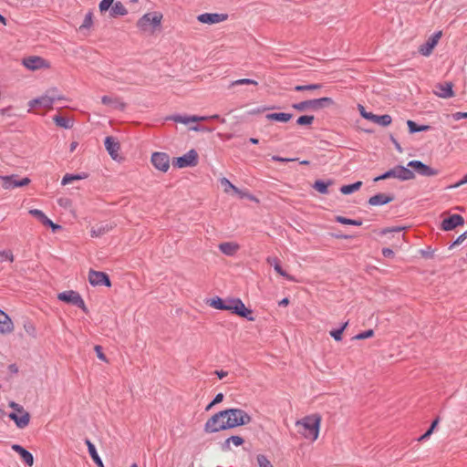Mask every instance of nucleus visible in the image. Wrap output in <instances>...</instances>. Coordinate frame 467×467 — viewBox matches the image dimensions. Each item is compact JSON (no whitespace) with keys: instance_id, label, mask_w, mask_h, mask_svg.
<instances>
[{"instance_id":"obj_61","label":"nucleus","mask_w":467,"mask_h":467,"mask_svg":"<svg viewBox=\"0 0 467 467\" xmlns=\"http://www.w3.org/2000/svg\"><path fill=\"white\" fill-rule=\"evenodd\" d=\"M465 183H467V173L463 176V178L460 182H456L453 185H451L449 188H451V189L458 188Z\"/></svg>"},{"instance_id":"obj_14","label":"nucleus","mask_w":467,"mask_h":467,"mask_svg":"<svg viewBox=\"0 0 467 467\" xmlns=\"http://www.w3.org/2000/svg\"><path fill=\"white\" fill-rule=\"evenodd\" d=\"M88 281L91 285H105L107 287L111 286V281L109 275L105 272L95 271L90 269L88 273Z\"/></svg>"},{"instance_id":"obj_62","label":"nucleus","mask_w":467,"mask_h":467,"mask_svg":"<svg viewBox=\"0 0 467 467\" xmlns=\"http://www.w3.org/2000/svg\"><path fill=\"white\" fill-rule=\"evenodd\" d=\"M452 119L454 120H460L462 119H466V112H456L452 114Z\"/></svg>"},{"instance_id":"obj_45","label":"nucleus","mask_w":467,"mask_h":467,"mask_svg":"<svg viewBox=\"0 0 467 467\" xmlns=\"http://www.w3.org/2000/svg\"><path fill=\"white\" fill-rule=\"evenodd\" d=\"M434 252L431 246H428L426 249H421L419 251L420 254L425 259H431L434 257Z\"/></svg>"},{"instance_id":"obj_47","label":"nucleus","mask_w":467,"mask_h":467,"mask_svg":"<svg viewBox=\"0 0 467 467\" xmlns=\"http://www.w3.org/2000/svg\"><path fill=\"white\" fill-rule=\"evenodd\" d=\"M54 121L55 123L59 126V127H63V128H69V124H68V120L66 119L65 118L61 117V116H55L54 117Z\"/></svg>"},{"instance_id":"obj_55","label":"nucleus","mask_w":467,"mask_h":467,"mask_svg":"<svg viewBox=\"0 0 467 467\" xmlns=\"http://www.w3.org/2000/svg\"><path fill=\"white\" fill-rule=\"evenodd\" d=\"M229 440L235 445V446H241L244 443V439L238 435H233L229 437Z\"/></svg>"},{"instance_id":"obj_48","label":"nucleus","mask_w":467,"mask_h":467,"mask_svg":"<svg viewBox=\"0 0 467 467\" xmlns=\"http://www.w3.org/2000/svg\"><path fill=\"white\" fill-rule=\"evenodd\" d=\"M113 4L114 0H102L99 5V11L101 13L108 11Z\"/></svg>"},{"instance_id":"obj_30","label":"nucleus","mask_w":467,"mask_h":467,"mask_svg":"<svg viewBox=\"0 0 467 467\" xmlns=\"http://www.w3.org/2000/svg\"><path fill=\"white\" fill-rule=\"evenodd\" d=\"M219 249L223 254H224L228 256H232L238 251L239 245L235 243L225 242V243H221L219 244Z\"/></svg>"},{"instance_id":"obj_56","label":"nucleus","mask_w":467,"mask_h":467,"mask_svg":"<svg viewBox=\"0 0 467 467\" xmlns=\"http://www.w3.org/2000/svg\"><path fill=\"white\" fill-rule=\"evenodd\" d=\"M330 235L336 239H350L353 238V235L337 233H331Z\"/></svg>"},{"instance_id":"obj_49","label":"nucleus","mask_w":467,"mask_h":467,"mask_svg":"<svg viewBox=\"0 0 467 467\" xmlns=\"http://www.w3.org/2000/svg\"><path fill=\"white\" fill-rule=\"evenodd\" d=\"M92 25V13L88 12L84 18L83 24L80 28H89Z\"/></svg>"},{"instance_id":"obj_5","label":"nucleus","mask_w":467,"mask_h":467,"mask_svg":"<svg viewBox=\"0 0 467 467\" xmlns=\"http://www.w3.org/2000/svg\"><path fill=\"white\" fill-rule=\"evenodd\" d=\"M54 93L55 90H50L40 98L30 100L28 102L29 111L35 110L38 112V109L45 111L51 109L54 102L60 99L59 97H56Z\"/></svg>"},{"instance_id":"obj_3","label":"nucleus","mask_w":467,"mask_h":467,"mask_svg":"<svg viewBox=\"0 0 467 467\" xmlns=\"http://www.w3.org/2000/svg\"><path fill=\"white\" fill-rule=\"evenodd\" d=\"M320 422L321 416L318 414L306 416L301 420L296 421L298 432L302 434L306 439L314 441L318 437Z\"/></svg>"},{"instance_id":"obj_31","label":"nucleus","mask_w":467,"mask_h":467,"mask_svg":"<svg viewBox=\"0 0 467 467\" xmlns=\"http://www.w3.org/2000/svg\"><path fill=\"white\" fill-rule=\"evenodd\" d=\"M393 201V197L385 193H380L371 197L368 201L369 204H387Z\"/></svg>"},{"instance_id":"obj_28","label":"nucleus","mask_w":467,"mask_h":467,"mask_svg":"<svg viewBox=\"0 0 467 467\" xmlns=\"http://www.w3.org/2000/svg\"><path fill=\"white\" fill-rule=\"evenodd\" d=\"M220 185L223 191L227 194L237 195V193H242L241 190L237 189L228 179L224 177L220 179Z\"/></svg>"},{"instance_id":"obj_52","label":"nucleus","mask_w":467,"mask_h":467,"mask_svg":"<svg viewBox=\"0 0 467 467\" xmlns=\"http://www.w3.org/2000/svg\"><path fill=\"white\" fill-rule=\"evenodd\" d=\"M405 227L403 226H396V227H391V228H384L380 231V234H387L389 233H400L402 230H404Z\"/></svg>"},{"instance_id":"obj_51","label":"nucleus","mask_w":467,"mask_h":467,"mask_svg":"<svg viewBox=\"0 0 467 467\" xmlns=\"http://www.w3.org/2000/svg\"><path fill=\"white\" fill-rule=\"evenodd\" d=\"M314 188L317 192H319L321 193H325V192H327V185L324 182L317 181L315 182Z\"/></svg>"},{"instance_id":"obj_12","label":"nucleus","mask_w":467,"mask_h":467,"mask_svg":"<svg viewBox=\"0 0 467 467\" xmlns=\"http://www.w3.org/2000/svg\"><path fill=\"white\" fill-rule=\"evenodd\" d=\"M197 162L198 154L194 150H191L183 156L175 158L172 164L177 168H185L195 166Z\"/></svg>"},{"instance_id":"obj_8","label":"nucleus","mask_w":467,"mask_h":467,"mask_svg":"<svg viewBox=\"0 0 467 467\" xmlns=\"http://www.w3.org/2000/svg\"><path fill=\"white\" fill-rule=\"evenodd\" d=\"M334 103L333 99L327 97L316 99L311 100H306L299 103H296L292 105V108L298 110L304 111L306 109H311L317 110L327 106H330Z\"/></svg>"},{"instance_id":"obj_34","label":"nucleus","mask_w":467,"mask_h":467,"mask_svg":"<svg viewBox=\"0 0 467 467\" xmlns=\"http://www.w3.org/2000/svg\"><path fill=\"white\" fill-rule=\"evenodd\" d=\"M29 213L32 214L36 219H37L44 226H47L50 223V219L40 210L34 209L30 210Z\"/></svg>"},{"instance_id":"obj_58","label":"nucleus","mask_w":467,"mask_h":467,"mask_svg":"<svg viewBox=\"0 0 467 467\" xmlns=\"http://www.w3.org/2000/svg\"><path fill=\"white\" fill-rule=\"evenodd\" d=\"M466 239V235H459L456 240L450 245V249L452 247L461 244Z\"/></svg>"},{"instance_id":"obj_39","label":"nucleus","mask_w":467,"mask_h":467,"mask_svg":"<svg viewBox=\"0 0 467 467\" xmlns=\"http://www.w3.org/2000/svg\"><path fill=\"white\" fill-rule=\"evenodd\" d=\"M314 119H315L314 116L304 115V116H300L296 119V123L300 126H310V125H312Z\"/></svg>"},{"instance_id":"obj_64","label":"nucleus","mask_w":467,"mask_h":467,"mask_svg":"<svg viewBox=\"0 0 467 467\" xmlns=\"http://www.w3.org/2000/svg\"><path fill=\"white\" fill-rule=\"evenodd\" d=\"M231 440H229V438H227L223 443H222V450L223 451H230L231 450V446H230V443H231Z\"/></svg>"},{"instance_id":"obj_17","label":"nucleus","mask_w":467,"mask_h":467,"mask_svg":"<svg viewBox=\"0 0 467 467\" xmlns=\"http://www.w3.org/2000/svg\"><path fill=\"white\" fill-rule=\"evenodd\" d=\"M220 119L219 115H212V116H182V115H175L171 118L173 121L177 123L182 124H189L192 122H197V121H204L207 119Z\"/></svg>"},{"instance_id":"obj_23","label":"nucleus","mask_w":467,"mask_h":467,"mask_svg":"<svg viewBox=\"0 0 467 467\" xmlns=\"http://www.w3.org/2000/svg\"><path fill=\"white\" fill-rule=\"evenodd\" d=\"M8 417L16 423V427L19 429L26 428L30 421V414L28 412H25L20 416L16 412H10Z\"/></svg>"},{"instance_id":"obj_24","label":"nucleus","mask_w":467,"mask_h":467,"mask_svg":"<svg viewBox=\"0 0 467 467\" xmlns=\"http://www.w3.org/2000/svg\"><path fill=\"white\" fill-rule=\"evenodd\" d=\"M267 263L274 266V269L276 273H278L280 275L287 279L288 281H295V277L289 275L286 271H285L281 265V262L277 257H268Z\"/></svg>"},{"instance_id":"obj_25","label":"nucleus","mask_w":467,"mask_h":467,"mask_svg":"<svg viewBox=\"0 0 467 467\" xmlns=\"http://www.w3.org/2000/svg\"><path fill=\"white\" fill-rule=\"evenodd\" d=\"M105 148L113 160H117L119 157V143L116 141L112 137H107L105 139Z\"/></svg>"},{"instance_id":"obj_21","label":"nucleus","mask_w":467,"mask_h":467,"mask_svg":"<svg viewBox=\"0 0 467 467\" xmlns=\"http://www.w3.org/2000/svg\"><path fill=\"white\" fill-rule=\"evenodd\" d=\"M11 448L13 451H15L16 452H17L20 455L21 459L26 465H28L29 467L33 466L34 456L30 451H28L27 450H26L23 446H21L19 444H13Z\"/></svg>"},{"instance_id":"obj_15","label":"nucleus","mask_w":467,"mask_h":467,"mask_svg":"<svg viewBox=\"0 0 467 467\" xmlns=\"http://www.w3.org/2000/svg\"><path fill=\"white\" fill-rule=\"evenodd\" d=\"M150 161L157 170L162 172H166L170 168V158L164 152H154Z\"/></svg>"},{"instance_id":"obj_11","label":"nucleus","mask_w":467,"mask_h":467,"mask_svg":"<svg viewBox=\"0 0 467 467\" xmlns=\"http://www.w3.org/2000/svg\"><path fill=\"white\" fill-rule=\"evenodd\" d=\"M22 65L31 71L50 68L49 61L38 56H30L22 60Z\"/></svg>"},{"instance_id":"obj_20","label":"nucleus","mask_w":467,"mask_h":467,"mask_svg":"<svg viewBox=\"0 0 467 467\" xmlns=\"http://www.w3.org/2000/svg\"><path fill=\"white\" fill-rule=\"evenodd\" d=\"M101 102L104 105L110 107L112 109L124 110L126 104L118 97L103 96Z\"/></svg>"},{"instance_id":"obj_43","label":"nucleus","mask_w":467,"mask_h":467,"mask_svg":"<svg viewBox=\"0 0 467 467\" xmlns=\"http://www.w3.org/2000/svg\"><path fill=\"white\" fill-rule=\"evenodd\" d=\"M258 83L257 81L251 79V78H241L237 79L232 82V86H239V85H254L256 86Z\"/></svg>"},{"instance_id":"obj_22","label":"nucleus","mask_w":467,"mask_h":467,"mask_svg":"<svg viewBox=\"0 0 467 467\" xmlns=\"http://www.w3.org/2000/svg\"><path fill=\"white\" fill-rule=\"evenodd\" d=\"M14 330V326L9 316L0 309V333L9 334Z\"/></svg>"},{"instance_id":"obj_59","label":"nucleus","mask_w":467,"mask_h":467,"mask_svg":"<svg viewBox=\"0 0 467 467\" xmlns=\"http://www.w3.org/2000/svg\"><path fill=\"white\" fill-rule=\"evenodd\" d=\"M223 398H224V396L223 393L216 394L215 397L213 398V400H212V405H216V404L221 403L223 400Z\"/></svg>"},{"instance_id":"obj_1","label":"nucleus","mask_w":467,"mask_h":467,"mask_svg":"<svg viewBox=\"0 0 467 467\" xmlns=\"http://www.w3.org/2000/svg\"><path fill=\"white\" fill-rule=\"evenodd\" d=\"M252 417L242 409H226L213 414L204 424L206 433L218 432L250 423Z\"/></svg>"},{"instance_id":"obj_26","label":"nucleus","mask_w":467,"mask_h":467,"mask_svg":"<svg viewBox=\"0 0 467 467\" xmlns=\"http://www.w3.org/2000/svg\"><path fill=\"white\" fill-rule=\"evenodd\" d=\"M366 119L370 120V121H372L376 124H379L382 127H387V126L390 125V123L392 121L391 117L388 114L379 116V115H375V114L371 113L370 115L366 116Z\"/></svg>"},{"instance_id":"obj_60","label":"nucleus","mask_w":467,"mask_h":467,"mask_svg":"<svg viewBox=\"0 0 467 467\" xmlns=\"http://www.w3.org/2000/svg\"><path fill=\"white\" fill-rule=\"evenodd\" d=\"M47 227L51 228L53 233H57V231L62 229V226L60 224L55 223L52 221H50Z\"/></svg>"},{"instance_id":"obj_40","label":"nucleus","mask_w":467,"mask_h":467,"mask_svg":"<svg viewBox=\"0 0 467 467\" xmlns=\"http://www.w3.org/2000/svg\"><path fill=\"white\" fill-rule=\"evenodd\" d=\"M373 336H374V330L373 329H368V330H365L363 332H360V333L357 334L356 336H354L352 337V339L362 340V339L372 337Z\"/></svg>"},{"instance_id":"obj_4","label":"nucleus","mask_w":467,"mask_h":467,"mask_svg":"<svg viewBox=\"0 0 467 467\" xmlns=\"http://www.w3.org/2000/svg\"><path fill=\"white\" fill-rule=\"evenodd\" d=\"M163 15L159 11L144 14L136 23L140 31L146 34H154L161 27Z\"/></svg>"},{"instance_id":"obj_7","label":"nucleus","mask_w":467,"mask_h":467,"mask_svg":"<svg viewBox=\"0 0 467 467\" xmlns=\"http://www.w3.org/2000/svg\"><path fill=\"white\" fill-rule=\"evenodd\" d=\"M57 298H58V300H60L64 303L78 306L86 314L88 313V309L86 306V304H85L83 298L81 297L79 293L77 291L67 290V291L61 292L57 295Z\"/></svg>"},{"instance_id":"obj_57","label":"nucleus","mask_w":467,"mask_h":467,"mask_svg":"<svg viewBox=\"0 0 467 467\" xmlns=\"http://www.w3.org/2000/svg\"><path fill=\"white\" fill-rule=\"evenodd\" d=\"M394 252L392 249L385 247L382 249V255L386 258H393L394 257Z\"/></svg>"},{"instance_id":"obj_18","label":"nucleus","mask_w":467,"mask_h":467,"mask_svg":"<svg viewBox=\"0 0 467 467\" xmlns=\"http://www.w3.org/2000/svg\"><path fill=\"white\" fill-rule=\"evenodd\" d=\"M226 14L204 13L197 16V20L202 24L213 25L227 20Z\"/></svg>"},{"instance_id":"obj_38","label":"nucleus","mask_w":467,"mask_h":467,"mask_svg":"<svg viewBox=\"0 0 467 467\" xmlns=\"http://www.w3.org/2000/svg\"><path fill=\"white\" fill-rule=\"evenodd\" d=\"M336 222L340 223L342 224H349V225H355V226H359L362 224L361 220L349 219V218L340 216V215L336 217Z\"/></svg>"},{"instance_id":"obj_2","label":"nucleus","mask_w":467,"mask_h":467,"mask_svg":"<svg viewBox=\"0 0 467 467\" xmlns=\"http://www.w3.org/2000/svg\"><path fill=\"white\" fill-rule=\"evenodd\" d=\"M208 304L210 306L218 310L231 311V313L240 317L246 318L248 321L254 320L253 310L246 307L240 298H229L227 300H223L219 296H215L211 298L208 301Z\"/></svg>"},{"instance_id":"obj_19","label":"nucleus","mask_w":467,"mask_h":467,"mask_svg":"<svg viewBox=\"0 0 467 467\" xmlns=\"http://www.w3.org/2000/svg\"><path fill=\"white\" fill-rule=\"evenodd\" d=\"M451 82L439 83L434 88V93L442 99L452 98L454 97Z\"/></svg>"},{"instance_id":"obj_6","label":"nucleus","mask_w":467,"mask_h":467,"mask_svg":"<svg viewBox=\"0 0 467 467\" xmlns=\"http://www.w3.org/2000/svg\"><path fill=\"white\" fill-rule=\"evenodd\" d=\"M389 178H396L400 181H410L415 178V174L409 167L398 165L386 171L384 174L375 178L374 181L378 182Z\"/></svg>"},{"instance_id":"obj_10","label":"nucleus","mask_w":467,"mask_h":467,"mask_svg":"<svg viewBox=\"0 0 467 467\" xmlns=\"http://www.w3.org/2000/svg\"><path fill=\"white\" fill-rule=\"evenodd\" d=\"M30 179L27 177L20 178L18 175L13 174L9 176H0V185L5 190H11L18 187L28 185Z\"/></svg>"},{"instance_id":"obj_9","label":"nucleus","mask_w":467,"mask_h":467,"mask_svg":"<svg viewBox=\"0 0 467 467\" xmlns=\"http://www.w3.org/2000/svg\"><path fill=\"white\" fill-rule=\"evenodd\" d=\"M442 216H445L441 223L440 229L444 232L453 231L459 226L464 224V218L458 213H443Z\"/></svg>"},{"instance_id":"obj_44","label":"nucleus","mask_w":467,"mask_h":467,"mask_svg":"<svg viewBox=\"0 0 467 467\" xmlns=\"http://www.w3.org/2000/svg\"><path fill=\"white\" fill-rule=\"evenodd\" d=\"M237 196H239L240 201H246V202H258L259 200L255 198L254 196L251 195L250 193L242 191V193H237Z\"/></svg>"},{"instance_id":"obj_13","label":"nucleus","mask_w":467,"mask_h":467,"mask_svg":"<svg viewBox=\"0 0 467 467\" xmlns=\"http://www.w3.org/2000/svg\"><path fill=\"white\" fill-rule=\"evenodd\" d=\"M414 173L421 176L431 177L438 174V171L424 164L420 161H410L407 165Z\"/></svg>"},{"instance_id":"obj_50","label":"nucleus","mask_w":467,"mask_h":467,"mask_svg":"<svg viewBox=\"0 0 467 467\" xmlns=\"http://www.w3.org/2000/svg\"><path fill=\"white\" fill-rule=\"evenodd\" d=\"M24 328L28 335L35 337L36 328L32 322H29V321L26 322L24 324Z\"/></svg>"},{"instance_id":"obj_63","label":"nucleus","mask_w":467,"mask_h":467,"mask_svg":"<svg viewBox=\"0 0 467 467\" xmlns=\"http://www.w3.org/2000/svg\"><path fill=\"white\" fill-rule=\"evenodd\" d=\"M439 421H440V419L439 417H437L436 419H434L432 420V422L431 423L430 427L428 428V430L431 431V432H433L435 428L437 427V425L439 424Z\"/></svg>"},{"instance_id":"obj_36","label":"nucleus","mask_w":467,"mask_h":467,"mask_svg":"<svg viewBox=\"0 0 467 467\" xmlns=\"http://www.w3.org/2000/svg\"><path fill=\"white\" fill-rule=\"evenodd\" d=\"M361 185H362V182H355L353 184L343 185L340 188V192L345 194V195L350 194V193L359 190Z\"/></svg>"},{"instance_id":"obj_37","label":"nucleus","mask_w":467,"mask_h":467,"mask_svg":"<svg viewBox=\"0 0 467 467\" xmlns=\"http://www.w3.org/2000/svg\"><path fill=\"white\" fill-rule=\"evenodd\" d=\"M407 125L410 133L426 131L431 129V127L428 125L418 126L413 120H408Z\"/></svg>"},{"instance_id":"obj_33","label":"nucleus","mask_w":467,"mask_h":467,"mask_svg":"<svg viewBox=\"0 0 467 467\" xmlns=\"http://www.w3.org/2000/svg\"><path fill=\"white\" fill-rule=\"evenodd\" d=\"M86 178H87V174L86 173H82V174H69V173H67L63 177V179L61 181V184L62 185L71 184V183H73L76 181H80V180H83V179H86Z\"/></svg>"},{"instance_id":"obj_16","label":"nucleus","mask_w":467,"mask_h":467,"mask_svg":"<svg viewBox=\"0 0 467 467\" xmlns=\"http://www.w3.org/2000/svg\"><path fill=\"white\" fill-rule=\"evenodd\" d=\"M441 36V31H438L435 34H433L424 44H422L419 47V52L424 57H429L431 54L434 47L437 46Z\"/></svg>"},{"instance_id":"obj_41","label":"nucleus","mask_w":467,"mask_h":467,"mask_svg":"<svg viewBox=\"0 0 467 467\" xmlns=\"http://www.w3.org/2000/svg\"><path fill=\"white\" fill-rule=\"evenodd\" d=\"M256 460L259 467H274L271 462L264 454H258Z\"/></svg>"},{"instance_id":"obj_27","label":"nucleus","mask_w":467,"mask_h":467,"mask_svg":"<svg viewBox=\"0 0 467 467\" xmlns=\"http://www.w3.org/2000/svg\"><path fill=\"white\" fill-rule=\"evenodd\" d=\"M85 443L88 447V453L93 462H95V464L98 467H104L103 462L100 459L99 455L98 454L95 445L88 439L85 440Z\"/></svg>"},{"instance_id":"obj_35","label":"nucleus","mask_w":467,"mask_h":467,"mask_svg":"<svg viewBox=\"0 0 467 467\" xmlns=\"http://www.w3.org/2000/svg\"><path fill=\"white\" fill-rule=\"evenodd\" d=\"M111 228L112 227L109 226V224L97 225L91 228L90 234L92 237H99L108 233Z\"/></svg>"},{"instance_id":"obj_53","label":"nucleus","mask_w":467,"mask_h":467,"mask_svg":"<svg viewBox=\"0 0 467 467\" xmlns=\"http://www.w3.org/2000/svg\"><path fill=\"white\" fill-rule=\"evenodd\" d=\"M330 336L336 340V341H341L342 340V329L337 328L333 329L329 332Z\"/></svg>"},{"instance_id":"obj_29","label":"nucleus","mask_w":467,"mask_h":467,"mask_svg":"<svg viewBox=\"0 0 467 467\" xmlns=\"http://www.w3.org/2000/svg\"><path fill=\"white\" fill-rule=\"evenodd\" d=\"M293 118V115L285 112H275L269 113L265 116V119L268 120L278 121L282 123H286Z\"/></svg>"},{"instance_id":"obj_42","label":"nucleus","mask_w":467,"mask_h":467,"mask_svg":"<svg viewBox=\"0 0 467 467\" xmlns=\"http://www.w3.org/2000/svg\"><path fill=\"white\" fill-rule=\"evenodd\" d=\"M321 88L320 84H311V85H298L295 87V90L296 91H304V90H315Z\"/></svg>"},{"instance_id":"obj_32","label":"nucleus","mask_w":467,"mask_h":467,"mask_svg":"<svg viewBox=\"0 0 467 467\" xmlns=\"http://www.w3.org/2000/svg\"><path fill=\"white\" fill-rule=\"evenodd\" d=\"M128 14V10L121 2H116L113 4L110 9V16L112 17L123 16Z\"/></svg>"},{"instance_id":"obj_46","label":"nucleus","mask_w":467,"mask_h":467,"mask_svg":"<svg viewBox=\"0 0 467 467\" xmlns=\"http://www.w3.org/2000/svg\"><path fill=\"white\" fill-rule=\"evenodd\" d=\"M4 261H14V255L10 250H4L0 252V263Z\"/></svg>"},{"instance_id":"obj_54","label":"nucleus","mask_w":467,"mask_h":467,"mask_svg":"<svg viewBox=\"0 0 467 467\" xmlns=\"http://www.w3.org/2000/svg\"><path fill=\"white\" fill-rule=\"evenodd\" d=\"M94 349L96 351L98 358H99L100 360L108 362L107 358H106L105 354L103 353V348H102L101 346L96 345Z\"/></svg>"}]
</instances>
